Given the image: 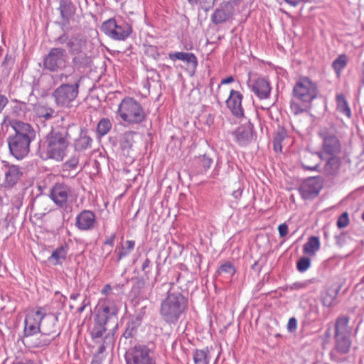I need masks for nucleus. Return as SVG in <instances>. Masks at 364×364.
Instances as JSON below:
<instances>
[{"mask_svg":"<svg viewBox=\"0 0 364 364\" xmlns=\"http://www.w3.org/2000/svg\"><path fill=\"white\" fill-rule=\"evenodd\" d=\"M78 132V127L75 124L52 128L45 141L39 146V156L43 160L52 159L57 161H63L70 145V140L73 138L74 134Z\"/></svg>","mask_w":364,"mask_h":364,"instance_id":"1","label":"nucleus"},{"mask_svg":"<svg viewBox=\"0 0 364 364\" xmlns=\"http://www.w3.org/2000/svg\"><path fill=\"white\" fill-rule=\"evenodd\" d=\"M57 46L65 45L69 54L72 56V65L74 70L80 71L90 67L91 56L87 53V41L80 32L70 34L64 31L53 41Z\"/></svg>","mask_w":364,"mask_h":364,"instance_id":"2","label":"nucleus"},{"mask_svg":"<svg viewBox=\"0 0 364 364\" xmlns=\"http://www.w3.org/2000/svg\"><path fill=\"white\" fill-rule=\"evenodd\" d=\"M10 125L14 134L7 138L10 154L16 159H22L30 151V145L36 138V132L28 123L12 120Z\"/></svg>","mask_w":364,"mask_h":364,"instance_id":"3","label":"nucleus"},{"mask_svg":"<svg viewBox=\"0 0 364 364\" xmlns=\"http://www.w3.org/2000/svg\"><path fill=\"white\" fill-rule=\"evenodd\" d=\"M290 102V109L294 114H299L311 107V102L318 97V89L316 82L307 77H300L295 83Z\"/></svg>","mask_w":364,"mask_h":364,"instance_id":"4","label":"nucleus"},{"mask_svg":"<svg viewBox=\"0 0 364 364\" xmlns=\"http://www.w3.org/2000/svg\"><path fill=\"white\" fill-rule=\"evenodd\" d=\"M55 324L52 318L46 317V310L43 307H38L37 310L28 314L24 320V335L31 336L41 333L43 339L38 343V346H47L50 340L45 339L46 336H50L55 333Z\"/></svg>","mask_w":364,"mask_h":364,"instance_id":"5","label":"nucleus"},{"mask_svg":"<svg viewBox=\"0 0 364 364\" xmlns=\"http://www.w3.org/2000/svg\"><path fill=\"white\" fill-rule=\"evenodd\" d=\"M187 299L179 291H173L171 287L166 297L160 305V315L163 320L169 324H176L181 316L186 311Z\"/></svg>","mask_w":364,"mask_h":364,"instance_id":"6","label":"nucleus"},{"mask_svg":"<svg viewBox=\"0 0 364 364\" xmlns=\"http://www.w3.org/2000/svg\"><path fill=\"white\" fill-rule=\"evenodd\" d=\"M68 75L65 73H61L59 75V80L63 82L52 92L51 97L57 107L62 109H69L73 106V102L79 95V89L82 77L74 78L73 83L66 82Z\"/></svg>","mask_w":364,"mask_h":364,"instance_id":"7","label":"nucleus"},{"mask_svg":"<svg viewBox=\"0 0 364 364\" xmlns=\"http://www.w3.org/2000/svg\"><path fill=\"white\" fill-rule=\"evenodd\" d=\"M117 112L121 119L129 124H139L145 120L146 116L141 105L131 97L122 100Z\"/></svg>","mask_w":364,"mask_h":364,"instance_id":"8","label":"nucleus"},{"mask_svg":"<svg viewBox=\"0 0 364 364\" xmlns=\"http://www.w3.org/2000/svg\"><path fill=\"white\" fill-rule=\"evenodd\" d=\"M118 312L119 308L115 301L106 299L102 300L98 305L94 318L110 326L111 329L109 331H112L113 336L114 331L118 327Z\"/></svg>","mask_w":364,"mask_h":364,"instance_id":"9","label":"nucleus"},{"mask_svg":"<svg viewBox=\"0 0 364 364\" xmlns=\"http://www.w3.org/2000/svg\"><path fill=\"white\" fill-rule=\"evenodd\" d=\"M43 69L52 73L63 70L67 67L68 50L62 47L51 48L43 58Z\"/></svg>","mask_w":364,"mask_h":364,"instance_id":"10","label":"nucleus"},{"mask_svg":"<svg viewBox=\"0 0 364 364\" xmlns=\"http://www.w3.org/2000/svg\"><path fill=\"white\" fill-rule=\"evenodd\" d=\"M318 134L322 139V149L325 154L337 155L341 151V144L338 139V132L333 124L322 128Z\"/></svg>","mask_w":364,"mask_h":364,"instance_id":"11","label":"nucleus"},{"mask_svg":"<svg viewBox=\"0 0 364 364\" xmlns=\"http://www.w3.org/2000/svg\"><path fill=\"white\" fill-rule=\"evenodd\" d=\"M106 36L116 41H124L132 33V26L122 20L109 18L105 21L101 27Z\"/></svg>","mask_w":364,"mask_h":364,"instance_id":"12","label":"nucleus"},{"mask_svg":"<svg viewBox=\"0 0 364 364\" xmlns=\"http://www.w3.org/2000/svg\"><path fill=\"white\" fill-rule=\"evenodd\" d=\"M127 364H156L154 353L148 346L137 344L125 354Z\"/></svg>","mask_w":364,"mask_h":364,"instance_id":"13","label":"nucleus"},{"mask_svg":"<svg viewBox=\"0 0 364 364\" xmlns=\"http://www.w3.org/2000/svg\"><path fill=\"white\" fill-rule=\"evenodd\" d=\"M50 197L56 205L68 210L71 208L69 201L73 198V189L64 183H56L50 190Z\"/></svg>","mask_w":364,"mask_h":364,"instance_id":"14","label":"nucleus"},{"mask_svg":"<svg viewBox=\"0 0 364 364\" xmlns=\"http://www.w3.org/2000/svg\"><path fill=\"white\" fill-rule=\"evenodd\" d=\"M323 187V179L320 176L309 177L299 186V191L304 200L316 198Z\"/></svg>","mask_w":364,"mask_h":364,"instance_id":"15","label":"nucleus"},{"mask_svg":"<svg viewBox=\"0 0 364 364\" xmlns=\"http://www.w3.org/2000/svg\"><path fill=\"white\" fill-rule=\"evenodd\" d=\"M57 9L61 18L58 24L64 30V28L70 24V20L74 18L76 7L71 0H59V6Z\"/></svg>","mask_w":364,"mask_h":364,"instance_id":"16","label":"nucleus"},{"mask_svg":"<svg viewBox=\"0 0 364 364\" xmlns=\"http://www.w3.org/2000/svg\"><path fill=\"white\" fill-rule=\"evenodd\" d=\"M351 346L350 336H335V346L330 353L331 359L337 363H341L343 360L337 354H347Z\"/></svg>","mask_w":364,"mask_h":364,"instance_id":"17","label":"nucleus"},{"mask_svg":"<svg viewBox=\"0 0 364 364\" xmlns=\"http://www.w3.org/2000/svg\"><path fill=\"white\" fill-rule=\"evenodd\" d=\"M75 225L79 230H92L97 225L96 216L92 211L84 210L77 215Z\"/></svg>","mask_w":364,"mask_h":364,"instance_id":"18","label":"nucleus"},{"mask_svg":"<svg viewBox=\"0 0 364 364\" xmlns=\"http://www.w3.org/2000/svg\"><path fill=\"white\" fill-rule=\"evenodd\" d=\"M236 141L240 146H246L253 138V124L248 122L238 127L233 132Z\"/></svg>","mask_w":364,"mask_h":364,"instance_id":"19","label":"nucleus"},{"mask_svg":"<svg viewBox=\"0 0 364 364\" xmlns=\"http://www.w3.org/2000/svg\"><path fill=\"white\" fill-rule=\"evenodd\" d=\"M243 95L239 92L231 90L230 95L226 100L227 107L230 109L232 114L237 117L244 115V109L242 107Z\"/></svg>","mask_w":364,"mask_h":364,"instance_id":"20","label":"nucleus"},{"mask_svg":"<svg viewBox=\"0 0 364 364\" xmlns=\"http://www.w3.org/2000/svg\"><path fill=\"white\" fill-rule=\"evenodd\" d=\"M252 90L259 99L263 100L269 97L271 87L267 80L258 78L253 83Z\"/></svg>","mask_w":364,"mask_h":364,"instance_id":"21","label":"nucleus"},{"mask_svg":"<svg viewBox=\"0 0 364 364\" xmlns=\"http://www.w3.org/2000/svg\"><path fill=\"white\" fill-rule=\"evenodd\" d=\"M78 134H74L72 140L75 141V148L77 151H83L90 149L92 146V139L87 135L86 132L78 127Z\"/></svg>","mask_w":364,"mask_h":364,"instance_id":"22","label":"nucleus"},{"mask_svg":"<svg viewBox=\"0 0 364 364\" xmlns=\"http://www.w3.org/2000/svg\"><path fill=\"white\" fill-rule=\"evenodd\" d=\"M168 57L172 60H180L186 62L188 66L195 70L198 65L196 56L192 53L176 52L171 53Z\"/></svg>","mask_w":364,"mask_h":364,"instance_id":"23","label":"nucleus"},{"mask_svg":"<svg viewBox=\"0 0 364 364\" xmlns=\"http://www.w3.org/2000/svg\"><path fill=\"white\" fill-rule=\"evenodd\" d=\"M229 2L223 3L211 15V21L215 25L225 22L230 16L228 11Z\"/></svg>","mask_w":364,"mask_h":364,"instance_id":"24","label":"nucleus"},{"mask_svg":"<svg viewBox=\"0 0 364 364\" xmlns=\"http://www.w3.org/2000/svg\"><path fill=\"white\" fill-rule=\"evenodd\" d=\"M349 318L346 316H340L335 323V336H350L351 331L348 328Z\"/></svg>","mask_w":364,"mask_h":364,"instance_id":"25","label":"nucleus"},{"mask_svg":"<svg viewBox=\"0 0 364 364\" xmlns=\"http://www.w3.org/2000/svg\"><path fill=\"white\" fill-rule=\"evenodd\" d=\"M21 176L22 172L18 166H11L5 172L6 182L9 186H13L17 183Z\"/></svg>","mask_w":364,"mask_h":364,"instance_id":"26","label":"nucleus"},{"mask_svg":"<svg viewBox=\"0 0 364 364\" xmlns=\"http://www.w3.org/2000/svg\"><path fill=\"white\" fill-rule=\"evenodd\" d=\"M320 249V240L316 236H311L308 241L304 245L303 252L304 254L311 256L315 255L316 252Z\"/></svg>","mask_w":364,"mask_h":364,"instance_id":"27","label":"nucleus"},{"mask_svg":"<svg viewBox=\"0 0 364 364\" xmlns=\"http://www.w3.org/2000/svg\"><path fill=\"white\" fill-rule=\"evenodd\" d=\"M136 132L133 131H127L122 134L119 143L123 151H127L128 154L129 150L132 149L134 142V136Z\"/></svg>","mask_w":364,"mask_h":364,"instance_id":"28","label":"nucleus"},{"mask_svg":"<svg viewBox=\"0 0 364 364\" xmlns=\"http://www.w3.org/2000/svg\"><path fill=\"white\" fill-rule=\"evenodd\" d=\"M341 164V161L340 157H338L337 155L331 156V158L328 160L324 166L326 173L328 175H335L338 172Z\"/></svg>","mask_w":364,"mask_h":364,"instance_id":"29","label":"nucleus"},{"mask_svg":"<svg viewBox=\"0 0 364 364\" xmlns=\"http://www.w3.org/2000/svg\"><path fill=\"white\" fill-rule=\"evenodd\" d=\"M110 327L108 324L100 321L99 320L94 318V326L91 331V336L93 339L102 338L103 334Z\"/></svg>","mask_w":364,"mask_h":364,"instance_id":"30","label":"nucleus"},{"mask_svg":"<svg viewBox=\"0 0 364 364\" xmlns=\"http://www.w3.org/2000/svg\"><path fill=\"white\" fill-rule=\"evenodd\" d=\"M36 115L40 118L49 120L54 117L55 110L48 105H38L35 107Z\"/></svg>","mask_w":364,"mask_h":364,"instance_id":"31","label":"nucleus"},{"mask_svg":"<svg viewBox=\"0 0 364 364\" xmlns=\"http://www.w3.org/2000/svg\"><path fill=\"white\" fill-rule=\"evenodd\" d=\"M337 110L348 118L351 117V111L343 95L336 96Z\"/></svg>","mask_w":364,"mask_h":364,"instance_id":"32","label":"nucleus"},{"mask_svg":"<svg viewBox=\"0 0 364 364\" xmlns=\"http://www.w3.org/2000/svg\"><path fill=\"white\" fill-rule=\"evenodd\" d=\"M112 127V123L108 118H102L97 126V134L102 137L107 134Z\"/></svg>","mask_w":364,"mask_h":364,"instance_id":"33","label":"nucleus"},{"mask_svg":"<svg viewBox=\"0 0 364 364\" xmlns=\"http://www.w3.org/2000/svg\"><path fill=\"white\" fill-rule=\"evenodd\" d=\"M68 246L62 245L58 247L53 252L51 256L49 257V260H55V264H61L62 261L65 260L67 255Z\"/></svg>","mask_w":364,"mask_h":364,"instance_id":"34","label":"nucleus"},{"mask_svg":"<svg viewBox=\"0 0 364 364\" xmlns=\"http://www.w3.org/2000/svg\"><path fill=\"white\" fill-rule=\"evenodd\" d=\"M208 348L198 350L196 349L193 353V360L195 364H208Z\"/></svg>","mask_w":364,"mask_h":364,"instance_id":"35","label":"nucleus"},{"mask_svg":"<svg viewBox=\"0 0 364 364\" xmlns=\"http://www.w3.org/2000/svg\"><path fill=\"white\" fill-rule=\"evenodd\" d=\"M348 57L346 55H340L336 59H335L332 63L333 68L334 69L337 77H339L341 70L345 68L347 65Z\"/></svg>","mask_w":364,"mask_h":364,"instance_id":"36","label":"nucleus"},{"mask_svg":"<svg viewBox=\"0 0 364 364\" xmlns=\"http://www.w3.org/2000/svg\"><path fill=\"white\" fill-rule=\"evenodd\" d=\"M337 296V291L334 289H328L322 295V303L323 306L331 307Z\"/></svg>","mask_w":364,"mask_h":364,"instance_id":"37","label":"nucleus"},{"mask_svg":"<svg viewBox=\"0 0 364 364\" xmlns=\"http://www.w3.org/2000/svg\"><path fill=\"white\" fill-rule=\"evenodd\" d=\"M16 105H15L12 109V113L16 117H24L28 111L27 105L25 102L15 100Z\"/></svg>","mask_w":364,"mask_h":364,"instance_id":"38","label":"nucleus"},{"mask_svg":"<svg viewBox=\"0 0 364 364\" xmlns=\"http://www.w3.org/2000/svg\"><path fill=\"white\" fill-rule=\"evenodd\" d=\"M197 162L203 168V170H201L200 172H203V171H206L213 164V159L209 157L206 154H204L203 156H200L197 159Z\"/></svg>","mask_w":364,"mask_h":364,"instance_id":"39","label":"nucleus"},{"mask_svg":"<svg viewBox=\"0 0 364 364\" xmlns=\"http://www.w3.org/2000/svg\"><path fill=\"white\" fill-rule=\"evenodd\" d=\"M137 323L135 321L129 322L127 325L126 330L123 334L124 337L126 338H129L134 337L137 331Z\"/></svg>","mask_w":364,"mask_h":364,"instance_id":"40","label":"nucleus"},{"mask_svg":"<svg viewBox=\"0 0 364 364\" xmlns=\"http://www.w3.org/2000/svg\"><path fill=\"white\" fill-rule=\"evenodd\" d=\"M310 265L311 259L307 257H301L296 263L297 269L301 272L306 271Z\"/></svg>","mask_w":364,"mask_h":364,"instance_id":"41","label":"nucleus"},{"mask_svg":"<svg viewBox=\"0 0 364 364\" xmlns=\"http://www.w3.org/2000/svg\"><path fill=\"white\" fill-rule=\"evenodd\" d=\"M235 272L236 270L234 265L228 262L222 264L218 269L219 274L225 273L230 274V276L233 275Z\"/></svg>","mask_w":364,"mask_h":364,"instance_id":"42","label":"nucleus"},{"mask_svg":"<svg viewBox=\"0 0 364 364\" xmlns=\"http://www.w3.org/2000/svg\"><path fill=\"white\" fill-rule=\"evenodd\" d=\"M314 157H315L314 155L311 153H309L306 155L304 156L303 159L301 161V164L304 169L311 170V171H314L316 169V168L318 167L317 164L310 165V164H308V163H307V159H310L311 158H314Z\"/></svg>","mask_w":364,"mask_h":364,"instance_id":"43","label":"nucleus"},{"mask_svg":"<svg viewBox=\"0 0 364 364\" xmlns=\"http://www.w3.org/2000/svg\"><path fill=\"white\" fill-rule=\"evenodd\" d=\"M287 137V132L283 127H279L274 136L273 141L282 144L283 140Z\"/></svg>","mask_w":364,"mask_h":364,"instance_id":"44","label":"nucleus"},{"mask_svg":"<svg viewBox=\"0 0 364 364\" xmlns=\"http://www.w3.org/2000/svg\"><path fill=\"white\" fill-rule=\"evenodd\" d=\"M349 223V218L347 213H343L337 220V226L339 228H346Z\"/></svg>","mask_w":364,"mask_h":364,"instance_id":"45","label":"nucleus"},{"mask_svg":"<svg viewBox=\"0 0 364 364\" xmlns=\"http://www.w3.org/2000/svg\"><path fill=\"white\" fill-rule=\"evenodd\" d=\"M14 58L11 55L7 53L2 62V66L8 70H11L14 64Z\"/></svg>","mask_w":364,"mask_h":364,"instance_id":"46","label":"nucleus"},{"mask_svg":"<svg viewBox=\"0 0 364 364\" xmlns=\"http://www.w3.org/2000/svg\"><path fill=\"white\" fill-rule=\"evenodd\" d=\"M310 282H311L309 280L305 281V282H294L289 286V289L290 290H299L301 289H305L310 284Z\"/></svg>","mask_w":364,"mask_h":364,"instance_id":"47","label":"nucleus"},{"mask_svg":"<svg viewBox=\"0 0 364 364\" xmlns=\"http://www.w3.org/2000/svg\"><path fill=\"white\" fill-rule=\"evenodd\" d=\"M78 164V159L76 157H72L63 164V168L68 170L70 168H75Z\"/></svg>","mask_w":364,"mask_h":364,"instance_id":"48","label":"nucleus"},{"mask_svg":"<svg viewBox=\"0 0 364 364\" xmlns=\"http://www.w3.org/2000/svg\"><path fill=\"white\" fill-rule=\"evenodd\" d=\"M297 327V321L294 317H291L289 319L287 323V329L289 332H294Z\"/></svg>","mask_w":364,"mask_h":364,"instance_id":"49","label":"nucleus"},{"mask_svg":"<svg viewBox=\"0 0 364 364\" xmlns=\"http://www.w3.org/2000/svg\"><path fill=\"white\" fill-rule=\"evenodd\" d=\"M278 231L280 237H284L288 234V226L286 223H282L279 225Z\"/></svg>","mask_w":364,"mask_h":364,"instance_id":"50","label":"nucleus"},{"mask_svg":"<svg viewBox=\"0 0 364 364\" xmlns=\"http://www.w3.org/2000/svg\"><path fill=\"white\" fill-rule=\"evenodd\" d=\"M9 103V99L4 95L0 94V114Z\"/></svg>","mask_w":364,"mask_h":364,"instance_id":"51","label":"nucleus"},{"mask_svg":"<svg viewBox=\"0 0 364 364\" xmlns=\"http://www.w3.org/2000/svg\"><path fill=\"white\" fill-rule=\"evenodd\" d=\"M150 263H151V261L149 258H146L143 263H142V266H141V269L142 271L144 272L145 274V276L146 277V278L148 279L149 277H148V274H149V271L147 270V269L149 267V265H150Z\"/></svg>","mask_w":364,"mask_h":364,"instance_id":"52","label":"nucleus"},{"mask_svg":"<svg viewBox=\"0 0 364 364\" xmlns=\"http://www.w3.org/2000/svg\"><path fill=\"white\" fill-rule=\"evenodd\" d=\"M126 247L124 250L129 253L132 251L135 246V242L134 240H127L125 242Z\"/></svg>","mask_w":364,"mask_h":364,"instance_id":"53","label":"nucleus"},{"mask_svg":"<svg viewBox=\"0 0 364 364\" xmlns=\"http://www.w3.org/2000/svg\"><path fill=\"white\" fill-rule=\"evenodd\" d=\"M116 238V234L113 233L111 235L110 237H109L105 242L104 245H109L111 247H113L114 243V240Z\"/></svg>","mask_w":364,"mask_h":364,"instance_id":"54","label":"nucleus"},{"mask_svg":"<svg viewBox=\"0 0 364 364\" xmlns=\"http://www.w3.org/2000/svg\"><path fill=\"white\" fill-rule=\"evenodd\" d=\"M129 255L128 252L124 250V247H122V251L118 253L117 262H119L123 257Z\"/></svg>","mask_w":364,"mask_h":364,"instance_id":"55","label":"nucleus"},{"mask_svg":"<svg viewBox=\"0 0 364 364\" xmlns=\"http://www.w3.org/2000/svg\"><path fill=\"white\" fill-rule=\"evenodd\" d=\"M242 188L241 187H238L237 189H235L232 191V195L235 198L237 199L242 196Z\"/></svg>","mask_w":364,"mask_h":364,"instance_id":"56","label":"nucleus"},{"mask_svg":"<svg viewBox=\"0 0 364 364\" xmlns=\"http://www.w3.org/2000/svg\"><path fill=\"white\" fill-rule=\"evenodd\" d=\"M273 149H274V151L277 153L282 152V146L279 142L277 143V142H275L273 141Z\"/></svg>","mask_w":364,"mask_h":364,"instance_id":"57","label":"nucleus"},{"mask_svg":"<svg viewBox=\"0 0 364 364\" xmlns=\"http://www.w3.org/2000/svg\"><path fill=\"white\" fill-rule=\"evenodd\" d=\"M112 290V287L109 284H106L101 291L102 294H107Z\"/></svg>","mask_w":364,"mask_h":364,"instance_id":"58","label":"nucleus"},{"mask_svg":"<svg viewBox=\"0 0 364 364\" xmlns=\"http://www.w3.org/2000/svg\"><path fill=\"white\" fill-rule=\"evenodd\" d=\"M146 52L147 53H151V55L154 57V53H156L157 55H159V54L157 53L156 51V47L154 46H149V48H147L146 50Z\"/></svg>","mask_w":364,"mask_h":364,"instance_id":"59","label":"nucleus"},{"mask_svg":"<svg viewBox=\"0 0 364 364\" xmlns=\"http://www.w3.org/2000/svg\"><path fill=\"white\" fill-rule=\"evenodd\" d=\"M234 81V78L232 76H229L221 81V84H229Z\"/></svg>","mask_w":364,"mask_h":364,"instance_id":"60","label":"nucleus"},{"mask_svg":"<svg viewBox=\"0 0 364 364\" xmlns=\"http://www.w3.org/2000/svg\"><path fill=\"white\" fill-rule=\"evenodd\" d=\"M12 364H36V363L31 360H23V361L14 362Z\"/></svg>","mask_w":364,"mask_h":364,"instance_id":"61","label":"nucleus"},{"mask_svg":"<svg viewBox=\"0 0 364 364\" xmlns=\"http://www.w3.org/2000/svg\"><path fill=\"white\" fill-rule=\"evenodd\" d=\"M101 363H102V359L98 356H95L92 359V363H91V364H101Z\"/></svg>","mask_w":364,"mask_h":364,"instance_id":"62","label":"nucleus"},{"mask_svg":"<svg viewBox=\"0 0 364 364\" xmlns=\"http://www.w3.org/2000/svg\"><path fill=\"white\" fill-rule=\"evenodd\" d=\"M287 3L292 6H296L300 0H284Z\"/></svg>","mask_w":364,"mask_h":364,"instance_id":"63","label":"nucleus"},{"mask_svg":"<svg viewBox=\"0 0 364 364\" xmlns=\"http://www.w3.org/2000/svg\"><path fill=\"white\" fill-rule=\"evenodd\" d=\"M112 341V336H109V333L105 337L104 343H109Z\"/></svg>","mask_w":364,"mask_h":364,"instance_id":"64","label":"nucleus"}]
</instances>
